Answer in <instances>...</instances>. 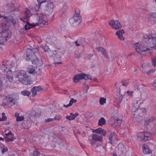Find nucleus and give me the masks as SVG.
<instances>
[{
	"label": "nucleus",
	"mask_w": 156,
	"mask_h": 156,
	"mask_svg": "<svg viewBox=\"0 0 156 156\" xmlns=\"http://www.w3.org/2000/svg\"><path fill=\"white\" fill-rule=\"evenodd\" d=\"M67 5L66 4H64L60 9V12L62 13H65L67 10Z\"/></svg>",
	"instance_id": "30"
},
{
	"label": "nucleus",
	"mask_w": 156,
	"mask_h": 156,
	"mask_svg": "<svg viewBox=\"0 0 156 156\" xmlns=\"http://www.w3.org/2000/svg\"><path fill=\"white\" fill-rule=\"evenodd\" d=\"M155 0V3H156V0Z\"/></svg>",
	"instance_id": "64"
},
{
	"label": "nucleus",
	"mask_w": 156,
	"mask_h": 156,
	"mask_svg": "<svg viewBox=\"0 0 156 156\" xmlns=\"http://www.w3.org/2000/svg\"><path fill=\"white\" fill-rule=\"evenodd\" d=\"M71 106V105H70V104L69 103L67 105H64V106L66 108H68Z\"/></svg>",
	"instance_id": "56"
},
{
	"label": "nucleus",
	"mask_w": 156,
	"mask_h": 156,
	"mask_svg": "<svg viewBox=\"0 0 156 156\" xmlns=\"http://www.w3.org/2000/svg\"><path fill=\"white\" fill-rule=\"evenodd\" d=\"M11 36V34L4 33V32L0 33V44H2L8 40Z\"/></svg>",
	"instance_id": "13"
},
{
	"label": "nucleus",
	"mask_w": 156,
	"mask_h": 156,
	"mask_svg": "<svg viewBox=\"0 0 156 156\" xmlns=\"http://www.w3.org/2000/svg\"><path fill=\"white\" fill-rule=\"evenodd\" d=\"M34 156H40L39 153L37 150H35L33 153Z\"/></svg>",
	"instance_id": "43"
},
{
	"label": "nucleus",
	"mask_w": 156,
	"mask_h": 156,
	"mask_svg": "<svg viewBox=\"0 0 156 156\" xmlns=\"http://www.w3.org/2000/svg\"><path fill=\"white\" fill-rule=\"evenodd\" d=\"M54 120V118L52 119L51 118H48L45 120V121L46 122H49L53 121Z\"/></svg>",
	"instance_id": "49"
},
{
	"label": "nucleus",
	"mask_w": 156,
	"mask_h": 156,
	"mask_svg": "<svg viewBox=\"0 0 156 156\" xmlns=\"http://www.w3.org/2000/svg\"><path fill=\"white\" fill-rule=\"evenodd\" d=\"M133 105L131 110L132 117L134 119H136V120L139 121L138 119L141 117L139 115L137 112L140 107V105L138 103V101L136 100H134L133 102Z\"/></svg>",
	"instance_id": "3"
},
{
	"label": "nucleus",
	"mask_w": 156,
	"mask_h": 156,
	"mask_svg": "<svg viewBox=\"0 0 156 156\" xmlns=\"http://www.w3.org/2000/svg\"><path fill=\"white\" fill-rule=\"evenodd\" d=\"M29 18L26 17L25 16L24 17H22L20 18V20L22 21L24 23H27L29 22L28 19Z\"/></svg>",
	"instance_id": "36"
},
{
	"label": "nucleus",
	"mask_w": 156,
	"mask_h": 156,
	"mask_svg": "<svg viewBox=\"0 0 156 156\" xmlns=\"http://www.w3.org/2000/svg\"><path fill=\"white\" fill-rule=\"evenodd\" d=\"M153 86L156 87V80H155L153 83Z\"/></svg>",
	"instance_id": "54"
},
{
	"label": "nucleus",
	"mask_w": 156,
	"mask_h": 156,
	"mask_svg": "<svg viewBox=\"0 0 156 156\" xmlns=\"http://www.w3.org/2000/svg\"><path fill=\"white\" fill-rule=\"evenodd\" d=\"M3 138L2 137H0V140H3Z\"/></svg>",
	"instance_id": "62"
},
{
	"label": "nucleus",
	"mask_w": 156,
	"mask_h": 156,
	"mask_svg": "<svg viewBox=\"0 0 156 156\" xmlns=\"http://www.w3.org/2000/svg\"><path fill=\"white\" fill-rule=\"evenodd\" d=\"M142 69H143L144 70V73L147 75H149L151 73H154L155 71V70L153 69H151L149 70H147L149 68V66L148 64L147 63H144L142 65Z\"/></svg>",
	"instance_id": "17"
},
{
	"label": "nucleus",
	"mask_w": 156,
	"mask_h": 156,
	"mask_svg": "<svg viewBox=\"0 0 156 156\" xmlns=\"http://www.w3.org/2000/svg\"><path fill=\"white\" fill-rule=\"evenodd\" d=\"M0 150L2 153H5L8 150L7 148L6 147L3 146L2 148L1 146H0Z\"/></svg>",
	"instance_id": "40"
},
{
	"label": "nucleus",
	"mask_w": 156,
	"mask_h": 156,
	"mask_svg": "<svg viewBox=\"0 0 156 156\" xmlns=\"http://www.w3.org/2000/svg\"><path fill=\"white\" fill-rule=\"evenodd\" d=\"M71 106V105H70V104L69 103L67 105H64V106L66 108H68Z\"/></svg>",
	"instance_id": "57"
},
{
	"label": "nucleus",
	"mask_w": 156,
	"mask_h": 156,
	"mask_svg": "<svg viewBox=\"0 0 156 156\" xmlns=\"http://www.w3.org/2000/svg\"><path fill=\"white\" fill-rule=\"evenodd\" d=\"M147 39V44L149 47L154 49H156V33L152 34L148 36Z\"/></svg>",
	"instance_id": "8"
},
{
	"label": "nucleus",
	"mask_w": 156,
	"mask_h": 156,
	"mask_svg": "<svg viewBox=\"0 0 156 156\" xmlns=\"http://www.w3.org/2000/svg\"><path fill=\"white\" fill-rule=\"evenodd\" d=\"M47 6L48 8V10L49 12L51 13L53 10L54 5L53 3L50 1L48 2Z\"/></svg>",
	"instance_id": "24"
},
{
	"label": "nucleus",
	"mask_w": 156,
	"mask_h": 156,
	"mask_svg": "<svg viewBox=\"0 0 156 156\" xmlns=\"http://www.w3.org/2000/svg\"><path fill=\"white\" fill-rule=\"evenodd\" d=\"M155 118L153 116L150 117L147 120L145 121L144 124L146 125L150 124L155 120Z\"/></svg>",
	"instance_id": "27"
},
{
	"label": "nucleus",
	"mask_w": 156,
	"mask_h": 156,
	"mask_svg": "<svg viewBox=\"0 0 156 156\" xmlns=\"http://www.w3.org/2000/svg\"><path fill=\"white\" fill-rule=\"evenodd\" d=\"M148 38V36L145 38V41H146L145 44L139 42L135 44L136 50L137 52L141 55H150L153 52V50L150 49L151 48L147 44V39Z\"/></svg>",
	"instance_id": "1"
},
{
	"label": "nucleus",
	"mask_w": 156,
	"mask_h": 156,
	"mask_svg": "<svg viewBox=\"0 0 156 156\" xmlns=\"http://www.w3.org/2000/svg\"><path fill=\"white\" fill-rule=\"evenodd\" d=\"M9 156H15L14 154H12L9 155Z\"/></svg>",
	"instance_id": "63"
},
{
	"label": "nucleus",
	"mask_w": 156,
	"mask_h": 156,
	"mask_svg": "<svg viewBox=\"0 0 156 156\" xmlns=\"http://www.w3.org/2000/svg\"><path fill=\"white\" fill-rule=\"evenodd\" d=\"M106 123V121L103 117H101L99 120L98 122V125L102 126Z\"/></svg>",
	"instance_id": "32"
},
{
	"label": "nucleus",
	"mask_w": 156,
	"mask_h": 156,
	"mask_svg": "<svg viewBox=\"0 0 156 156\" xmlns=\"http://www.w3.org/2000/svg\"><path fill=\"white\" fill-rule=\"evenodd\" d=\"M113 156H118L116 154L114 153L113 154Z\"/></svg>",
	"instance_id": "61"
},
{
	"label": "nucleus",
	"mask_w": 156,
	"mask_h": 156,
	"mask_svg": "<svg viewBox=\"0 0 156 156\" xmlns=\"http://www.w3.org/2000/svg\"><path fill=\"white\" fill-rule=\"evenodd\" d=\"M15 116L16 118V120L17 121H21L23 120L24 119L23 116H19V114L17 113H15Z\"/></svg>",
	"instance_id": "31"
},
{
	"label": "nucleus",
	"mask_w": 156,
	"mask_h": 156,
	"mask_svg": "<svg viewBox=\"0 0 156 156\" xmlns=\"http://www.w3.org/2000/svg\"><path fill=\"white\" fill-rule=\"evenodd\" d=\"M1 67L2 70L6 72V76L9 81L11 82L13 80V73L10 69L14 65V63L11 60L4 61L2 62Z\"/></svg>",
	"instance_id": "2"
},
{
	"label": "nucleus",
	"mask_w": 156,
	"mask_h": 156,
	"mask_svg": "<svg viewBox=\"0 0 156 156\" xmlns=\"http://www.w3.org/2000/svg\"><path fill=\"white\" fill-rule=\"evenodd\" d=\"M21 94L23 96H28L31 93L27 90H24L21 92Z\"/></svg>",
	"instance_id": "33"
},
{
	"label": "nucleus",
	"mask_w": 156,
	"mask_h": 156,
	"mask_svg": "<svg viewBox=\"0 0 156 156\" xmlns=\"http://www.w3.org/2000/svg\"><path fill=\"white\" fill-rule=\"evenodd\" d=\"M5 138L7 141H12L16 139L14 134H12L11 132H9L8 133L5 134Z\"/></svg>",
	"instance_id": "18"
},
{
	"label": "nucleus",
	"mask_w": 156,
	"mask_h": 156,
	"mask_svg": "<svg viewBox=\"0 0 156 156\" xmlns=\"http://www.w3.org/2000/svg\"><path fill=\"white\" fill-rule=\"evenodd\" d=\"M46 1V0H37L38 3H39L40 4H41L42 3Z\"/></svg>",
	"instance_id": "52"
},
{
	"label": "nucleus",
	"mask_w": 156,
	"mask_h": 156,
	"mask_svg": "<svg viewBox=\"0 0 156 156\" xmlns=\"http://www.w3.org/2000/svg\"><path fill=\"white\" fill-rule=\"evenodd\" d=\"M143 152L144 154H148L151 153V151L150 150L146 144H144L143 146Z\"/></svg>",
	"instance_id": "23"
},
{
	"label": "nucleus",
	"mask_w": 156,
	"mask_h": 156,
	"mask_svg": "<svg viewBox=\"0 0 156 156\" xmlns=\"http://www.w3.org/2000/svg\"><path fill=\"white\" fill-rule=\"evenodd\" d=\"M73 18L78 24L81 22L80 17L79 13H76Z\"/></svg>",
	"instance_id": "26"
},
{
	"label": "nucleus",
	"mask_w": 156,
	"mask_h": 156,
	"mask_svg": "<svg viewBox=\"0 0 156 156\" xmlns=\"http://www.w3.org/2000/svg\"><path fill=\"white\" fill-rule=\"evenodd\" d=\"M79 115V114L77 112L75 113V114H73V116L74 117V118L75 119V118Z\"/></svg>",
	"instance_id": "55"
},
{
	"label": "nucleus",
	"mask_w": 156,
	"mask_h": 156,
	"mask_svg": "<svg viewBox=\"0 0 156 156\" xmlns=\"http://www.w3.org/2000/svg\"><path fill=\"white\" fill-rule=\"evenodd\" d=\"M151 134L147 132H140L136 135V139L139 141H146L151 139Z\"/></svg>",
	"instance_id": "7"
},
{
	"label": "nucleus",
	"mask_w": 156,
	"mask_h": 156,
	"mask_svg": "<svg viewBox=\"0 0 156 156\" xmlns=\"http://www.w3.org/2000/svg\"><path fill=\"white\" fill-rule=\"evenodd\" d=\"M146 19L148 22H153L156 24V12L148 14Z\"/></svg>",
	"instance_id": "16"
},
{
	"label": "nucleus",
	"mask_w": 156,
	"mask_h": 156,
	"mask_svg": "<svg viewBox=\"0 0 156 156\" xmlns=\"http://www.w3.org/2000/svg\"><path fill=\"white\" fill-rule=\"evenodd\" d=\"M106 99L103 97H101L100 98L99 102L101 105H103L106 103Z\"/></svg>",
	"instance_id": "37"
},
{
	"label": "nucleus",
	"mask_w": 156,
	"mask_h": 156,
	"mask_svg": "<svg viewBox=\"0 0 156 156\" xmlns=\"http://www.w3.org/2000/svg\"><path fill=\"white\" fill-rule=\"evenodd\" d=\"M7 103H2V105L5 106L7 105L9 107H11L14 105L16 102V100L13 98L12 96L8 95L6 97Z\"/></svg>",
	"instance_id": "11"
},
{
	"label": "nucleus",
	"mask_w": 156,
	"mask_h": 156,
	"mask_svg": "<svg viewBox=\"0 0 156 156\" xmlns=\"http://www.w3.org/2000/svg\"><path fill=\"white\" fill-rule=\"evenodd\" d=\"M27 56L26 60L27 61L31 60L32 64H37L38 60L36 58L35 53L32 50L30 49H27L26 51Z\"/></svg>",
	"instance_id": "6"
},
{
	"label": "nucleus",
	"mask_w": 156,
	"mask_h": 156,
	"mask_svg": "<svg viewBox=\"0 0 156 156\" xmlns=\"http://www.w3.org/2000/svg\"><path fill=\"white\" fill-rule=\"evenodd\" d=\"M133 93V91L130 92L129 91H127L126 92V93L128 95H131Z\"/></svg>",
	"instance_id": "53"
},
{
	"label": "nucleus",
	"mask_w": 156,
	"mask_h": 156,
	"mask_svg": "<svg viewBox=\"0 0 156 156\" xmlns=\"http://www.w3.org/2000/svg\"><path fill=\"white\" fill-rule=\"evenodd\" d=\"M31 91L32 94V97L35 96L36 95L37 92V91L34 87L31 89Z\"/></svg>",
	"instance_id": "39"
},
{
	"label": "nucleus",
	"mask_w": 156,
	"mask_h": 156,
	"mask_svg": "<svg viewBox=\"0 0 156 156\" xmlns=\"http://www.w3.org/2000/svg\"><path fill=\"white\" fill-rule=\"evenodd\" d=\"M66 118L70 121L73 120L75 119L74 117L73 116V114L72 113H70V115H67Z\"/></svg>",
	"instance_id": "34"
},
{
	"label": "nucleus",
	"mask_w": 156,
	"mask_h": 156,
	"mask_svg": "<svg viewBox=\"0 0 156 156\" xmlns=\"http://www.w3.org/2000/svg\"><path fill=\"white\" fill-rule=\"evenodd\" d=\"M9 23L5 20H2V19L0 22V30L1 31V32H4V33H7L11 34V32L9 30Z\"/></svg>",
	"instance_id": "9"
},
{
	"label": "nucleus",
	"mask_w": 156,
	"mask_h": 156,
	"mask_svg": "<svg viewBox=\"0 0 156 156\" xmlns=\"http://www.w3.org/2000/svg\"><path fill=\"white\" fill-rule=\"evenodd\" d=\"M156 59V58H152V65L154 66H156V63L155 62V60Z\"/></svg>",
	"instance_id": "44"
},
{
	"label": "nucleus",
	"mask_w": 156,
	"mask_h": 156,
	"mask_svg": "<svg viewBox=\"0 0 156 156\" xmlns=\"http://www.w3.org/2000/svg\"><path fill=\"white\" fill-rule=\"evenodd\" d=\"M43 50L45 51H50V48L47 46H45L42 47Z\"/></svg>",
	"instance_id": "42"
},
{
	"label": "nucleus",
	"mask_w": 156,
	"mask_h": 156,
	"mask_svg": "<svg viewBox=\"0 0 156 156\" xmlns=\"http://www.w3.org/2000/svg\"><path fill=\"white\" fill-rule=\"evenodd\" d=\"M92 137L96 141L101 142L102 141L103 137L102 136L98 134H93L92 135Z\"/></svg>",
	"instance_id": "22"
},
{
	"label": "nucleus",
	"mask_w": 156,
	"mask_h": 156,
	"mask_svg": "<svg viewBox=\"0 0 156 156\" xmlns=\"http://www.w3.org/2000/svg\"><path fill=\"white\" fill-rule=\"evenodd\" d=\"M109 24L112 29L115 30H119L122 27L120 23L117 20H112L109 22Z\"/></svg>",
	"instance_id": "12"
},
{
	"label": "nucleus",
	"mask_w": 156,
	"mask_h": 156,
	"mask_svg": "<svg viewBox=\"0 0 156 156\" xmlns=\"http://www.w3.org/2000/svg\"><path fill=\"white\" fill-rule=\"evenodd\" d=\"M40 4H41L39 3L38 4L36 5L34 7L35 10L37 11V14L38 15V17L37 18V19H39V16L41 15L42 16V21L43 19L46 21V18L47 17L44 14L41 13V9H40Z\"/></svg>",
	"instance_id": "15"
},
{
	"label": "nucleus",
	"mask_w": 156,
	"mask_h": 156,
	"mask_svg": "<svg viewBox=\"0 0 156 156\" xmlns=\"http://www.w3.org/2000/svg\"><path fill=\"white\" fill-rule=\"evenodd\" d=\"M96 49L98 51L101 52L105 56L108 58V55L106 51L103 47H97L96 48Z\"/></svg>",
	"instance_id": "25"
},
{
	"label": "nucleus",
	"mask_w": 156,
	"mask_h": 156,
	"mask_svg": "<svg viewBox=\"0 0 156 156\" xmlns=\"http://www.w3.org/2000/svg\"><path fill=\"white\" fill-rule=\"evenodd\" d=\"M76 99H75L73 98L70 101L69 104H70V105H72L73 103L76 102Z\"/></svg>",
	"instance_id": "47"
},
{
	"label": "nucleus",
	"mask_w": 156,
	"mask_h": 156,
	"mask_svg": "<svg viewBox=\"0 0 156 156\" xmlns=\"http://www.w3.org/2000/svg\"><path fill=\"white\" fill-rule=\"evenodd\" d=\"M62 118V116L60 115H56L54 118V120L59 121Z\"/></svg>",
	"instance_id": "41"
},
{
	"label": "nucleus",
	"mask_w": 156,
	"mask_h": 156,
	"mask_svg": "<svg viewBox=\"0 0 156 156\" xmlns=\"http://www.w3.org/2000/svg\"><path fill=\"white\" fill-rule=\"evenodd\" d=\"M88 79V76L87 74L80 73L75 76L73 77V80L75 83H76L78 82L80 80L84 79L87 80Z\"/></svg>",
	"instance_id": "14"
},
{
	"label": "nucleus",
	"mask_w": 156,
	"mask_h": 156,
	"mask_svg": "<svg viewBox=\"0 0 156 156\" xmlns=\"http://www.w3.org/2000/svg\"><path fill=\"white\" fill-rule=\"evenodd\" d=\"M115 133L114 132L108 135L109 143L111 144H112L113 143V139L115 138Z\"/></svg>",
	"instance_id": "28"
},
{
	"label": "nucleus",
	"mask_w": 156,
	"mask_h": 156,
	"mask_svg": "<svg viewBox=\"0 0 156 156\" xmlns=\"http://www.w3.org/2000/svg\"><path fill=\"white\" fill-rule=\"evenodd\" d=\"M25 16L28 18H29V17L31 15V14L30 13V10L28 9H26V11H25Z\"/></svg>",
	"instance_id": "38"
},
{
	"label": "nucleus",
	"mask_w": 156,
	"mask_h": 156,
	"mask_svg": "<svg viewBox=\"0 0 156 156\" xmlns=\"http://www.w3.org/2000/svg\"><path fill=\"white\" fill-rule=\"evenodd\" d=\"M67 91L66 90H65L64 91V92L63 93H64L65 94H66L67 93Z\"/></svg>",
	"instance_id": "59"
},
{
	"label": "nucleus",
	"mask_w": 156,
	"mask_h": 156,
	"mask_svg": "<svg viewBox=\"0 0 156 156\" xmlns=\"http://www.w3.org/2000/svg\"><path fill=\"white\" fill-rule=\"evenodd\" d=\"M122 84L123 86H126L128 84V82L127 81H123L122 82Z\"/></svg>",
	"instance_id": "50"
},
{
	"label": "nucleus",
	"mask_w": 156,
	"mask_h": 156,
	"mask_svg": "<svg viewBox=\"0 0 156 156\" xmlns=\"http://www.w3.org/2000/svg\"><path fill=\"white\" fill-rule=\"evenodd\" d=\"M38 22L36 23H33L31 24H30L28 22L25 25V28L26 30H28L30 28H32L34 27L39 26L40 25H48V22L44 20L43 19L42 21V16L40 15L39 16V19H37Z\"/></svg>",
	"instance_id": "4"
},
{
	"label": "nucleus",
	"mask_w": 156,
	"mask_h": 156,
	"mask_svg": "<svg viewBox=\"0 0 156 156\" xmlns=\"http://www.w3.org/2000/svg\"><path fill=\"white\" fill-rule=\"evenodd\" d=\"M4 16H3L2 15H1V14H0V18H2V19H3V17H4Z\"/></svg>",
	"instance_id": "60"
},
{
	"label": "nucleus",
	"mask_w": 156,
	"mask_h": 156,
	"mask_svg": "<svg viewBox=\"0 0 156 156\" xmlns=\"http://www.w3.org/2000/svg\"><path fill=\"white\" fill-rule=\"evenodd\" d=\"M90 143L91 145H94L95 144V140H94L93 138L92 139H90L89 140Z\"/></svg>",
	"instance_id": "48"
},
{
	"label": "nucleus",
	"mask_w": 156,
	"mask_h": 156,
	"mask_svg": "<svg viewBox=\"0 0 156 156\" xmlns=\"http://www.w3.org/2000/svg\"><path fill=\"white\" fill-rule=\"evenodd\" d=\"M111 120L114 122V126L120 125L122 122L121 119L119 117L117 112H114L112 114Z\"/></svg>",
	"instance_id": "10"
},
{
	"label": "nucleus",
	"mask_w": 156,
	"mask_h": 156,
	"mask_svg": "<svg viewBox=\"0 0 156 156\" xmlns=\"http://www.w3.org/2000/svg\"><path fill=\"white\" fill-rule=\"evenodd\" d=\"M75 44H76V46H78L80 45V44L78 43V41H76L75 42Z\"/></svg>",
	"instance_id": "58"
},
{
	"label": "nucleus",
	"mask_w": 156,
	"mask_h": 156,
	"mask_svg": "<svg viewBox=\"0 0 156 156\" xmlns=\"http://www.w3.org/2000/svg\"><path fill=\"white\" fill-rule=\"evenodd\" d=\"M2 121H4L5 120H6L7 119V117L5 116V113H2Z\"/></svg>",
	"instance_id": "46"
},
{
	"label": "nucleus",
	"mask_w": 156,
	"mask_h": 156,
	"mask_svg": "<svg viewBox=\"0 0 156 156\" xmlns=\"http://www.w3.org/2000/svg\"><path fill=\"white\" fill-rule=\"evenodd\" d=\"M2 20H5L8 23L9 22L12 23L13 24L16 23V20L13 19V17L11 16H4L3 18L2 19Z\"/></svg>",
	"instance_id": "19"
},
{
	"label": "nucleus",
	"mask_w": 156,
	"mask_h": 156,
	"mask_svg": "<svg viewBox=\"0 0 156 156\" xmlns=\"http://www.w3.org/2000/svg\"><path fill=\"white\" fill-rule=\"evenodd\" d=\"M125 32L123 30H118L116 33L115 35L117 36L119 39L121 40H123L124 39L123 35Z\"/></svg>",
	"instance_id": "20"
},
{
	"label": "nucleus",
	"mask_w": 156,
	"mask_h": 156,
	"mask_svg": "<svg viewBox=\"0 0 156 156\" xmlns=\"http://www.w3.org/2000/svg\"><path fill=\"white\" fill-rule=\"evenodd\" d=\"M133 86L134 87V88L135 90L138 89L139 87L138 84L134 83L133 84Z\"/></svg>",
	"instance_id": "51"
},
{
	"label": "nucleus",
	"mask_w": 156,
	"mask_h": 156,
	"mask_svg": "<svg viewBox=\"0 0 156 156\" xmlns=\"http://www.w3.org/2000/svg\"><path fill=\"white\" fill-rule=\"evenodd\" d=\"M34 87L37 91H40L42 90V88L40 86H35Z\"/></svg>",
	"instance_id": "45"
},
{
	"label": "nucleus",
	"mask_w": 156,
	"mask_h": 156,
	"mask_svg": "<svg viewBox=\"0 0 156 156\" xmlns=\"http://www.w3.org/2000/svg\"><path fill=\"white\" fill-rule=\"evenodd\" d=\"M27 71L28 72L33 75H34L36 73L35 69L32 66H30L28 68Z\"/></svg>",
	"instance_id": "29"
},
{
	"label": "nucleus",
	"mask_w": 156,
	"mask_h": 156,
	"mask_svg": "<svg viewBox=\"0 0 156 156\" xmlns=\"http://www.w3.org/2000/svg\"><path fill=\"white\" fill-rule=\"evenodd\" d=\"M69 22L71 25H75L78 24L73 18H70L69 20Z\"/></svg>",
	"instance_id": "35"
},
{
	"label": "nucleus",
	"mask_w": 156,
	"mask_h": 156,
	"mask_svg": "<svg viewBox=\"0 0 156 156\" xmlns=\"http://www.w3.org/2000/svg\"><path fill=\"white\" fill-rule=\"evenodd\" d=\"M15 77L18 79L19 81L23 84H26L27 83L28 76L25 71L22 70L19 71Z\"/></svg>",
	"instance_id": "5"
},
{
	"label": "nucleus",
	"mask_w": 156,
	"mask_h": 156,
	"mask_svg": "<svg viewBox=\"0 0 156 156\" xmlns=\"http://www.w3.org/2000/svg\"><path fill=\"white\" fill-rule=\"evenodd\" d=\"M92 132L93 133L100 134L104 136L106 134L105 131L102 128H99L96 129H93Z\"/></svg>",
	"instance_id": "21"
}]
</instances>
